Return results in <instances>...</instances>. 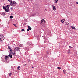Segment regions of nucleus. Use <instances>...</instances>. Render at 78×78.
<instances>
[{"label": "nucleus", "mask_w": 78, "mask_h": 78, "mask_svg": "<svg viewBox=\"0 0 78 78\" xmlns=\"http://www.w3.org/2000/svg\"><path fill=\"white\" fill-rule=\"evenodd\" d=\"M23 46V44H20V47H22Z\"/></svg>", "instance_id": "23"}, {"label": "nucleus", "mask_w": 78, "mask_h": 78, "mask_svg": "<svg viewBox=\"0 0 78 78\" xmlns=\"http://www.w3.org/2000/svg\"><path fill=\"white\" fill-rule=\"evenodd\" d=\"M26 66V64H24V66Z\"/></svg>", "instance_id": "38"}, {"label": "nucleus", "mask_w": 78, "mask_h": 78, "mask_svg": "<svg viewBox=\"0 0 78 78\" xmlns=\"http://www.w3.org/2000/svg\"><path fill=\"white\" fill-rule=\"evenodd\" d=\"M28 29H29V30H31V27H29V28H28Z\"/></svg>", "instance_id": "30"}, {"label": "nucleus", "mask_w": 78, "mask_h": 78, "mask_svg": "<svg viewBox=\"0 0 78 78\" xmlns=\"http://www.w3.org/2000/svg\"><path fill=\"white\" fill-rule=\"evenodd\" d=\"M30 26H28V28H30Z\"/></svg>", "instance_id": "37"}, {"label": "nucleus", "mask_w": 78, "mask_h": 78, "mask_svg": "<svg viewBox=\"0 0 78 78\" xmlns=\"http://www.w3.org/2000/svg\"><path fill=\"white\" fill-rule=\"evenodd\" d=\"M28 0V1H29V0Z\"/></svg>", "instance_id": "41"}, {"label": "nucleus", "mask_w": 78, "mask_h": 78, "mask_svg": "<svg viewBox=\"0 0 78 78\" xmlns=\"http://www.w3.org/2000/svg\"><path fill=\"white\" fill-rule=\"evenodd\" d=\"M27 30V31H30V30H29V29H28Z\"/></svg>", "instance_id": "33"}, {"label": "nucleus", "mask_w": 78, "mask_h": 78, "mask_svg": "<svg viewBox=\"0 0 78 78\" xmlns=\"http://www.w3.org/2000/svg\"><path fill=\"white\" fill-rule=\"evenodd\" d=\"M53 7V9L54 11H55L56 10V6H52Z\"/></svg>", "instance_id": "5"}, {"label": "nucleus", "mask_w": 78, "mask_h": 78, "mask_svg": "<svg viewBox=\"0 0 78 78\" xmlns=\"http://www.w3.org/2000/svg\"><path fill=\"white\" fill-rule=\"evenodd\" d=\"M10 52H12V50H11V49H10Z\"/></svg>", "instance_id": "32"}, {"label": "nucleus", "mask_w": 78, "mask_h": 78, "mask_svg": "<svg viewBox=\"0 0 78 78\" xmlns=\"http://www.w3.org/2000/svg\"><path fill=\"white\" fill-rule=\"evenodd\" d=\"M76 3L78 4V2H76Z\"/></svg>", "instance_id": "35"}, {"label": "nucleus", "mask_w": 78, "mask_h": 78, "mask_svg": "<svg viewBox=\"0 0 78 78\" xmlns=\"http://www.w3.org/2000/svg\"><path fill=\"white\" fill-rule=\"evenodd\" d=\"M25 31V29H22L21 30L22 31Z\"/></svg>", "instance_id": "26"}, {"label": "nucleus", "mask_w": 78, "mask_h": 78, "mask_svg": "<svg viewBox=\"0 0 78 78\" xmlns=\"http://www.w3.org/2000/svg\"><path fill=\"white\" fill-rule=\"evenodd\" d=\"M10 5L11 6H14V5L12 3H10Z\"/></svg>", "instance_id": "13"}, {"label": "nucleus", "mask_w": 78, "mask_h": 78, "mask_svg": "<svg viewBox=\"0 0 78 78\" xmlns=\"http://www.w3.org/2000/svg\"><path fill=\"white\" fill-rule=\"evenodd\" d=\"M13 25H14V26L15 27H17V26L15 24H13Z\"/></svg>", "instance_id": "31"}, {"label": "nucleus", "mask_w": 78, "mask_h": 78, "mask_svg": "<svg viewBox=\"0 0 78 78\" xmlns=\"http://www.w3.org/2000/svg\"><path fill=\"white\" fill-rule=\"evenodd\" d=\"M15 54V53H14V54H13V55H14Z\"/></svg>", "instance_id": "40"}, {"label": "nucleus", "mask_w": 78, "mask_h": 78, "mask_svg": "<svg viewBox=\"0 0 78 78\" xmlns=\"http://www.w3.org/2000/svg\"><path fill=\"white\" fill-rule=\"evenodd\" d=\"M14 50H15V51H20V48L19 47H16L14 49Z\"/></svg>", "instance_id": "3"}, {"label": "nucleus", "mask_w": 78, "mask_h": 78, "mask_svg": "<svg viewBox=\"0 0 78 78\" xmlns=\"http://www.w3.org/2000/svg\"><path fill=\"white\" fill-rule=\"evenodd\" d=\"M58 69L59 70H60L61 69V67H57Z\"/></svg>", "instance_id": "24"}, {"label": "nucleus", "mask_w": 78, "mask_h": 78, "mask_svg": "<svg viewBox=\"0 0 78 78\" xmlns=\"http://www.w3.org/2000/svg\"><path fill=\"white\" fill-rule=\"evenodd\" d=\"M8 56L9 57H10L11 58H12V55L11 54H9L8 55Z\"/></svg>", "instance_id": "6"}, {"label": "nucleus", "mask_w": 78, "mask_h": 78, "mask_svg": "<svg viewBox=\"0 0 78 78\" xmlns=\"http://www.w3.org/2000/svg\"><path fill=\"white\" fill-rule=\"evenodd\" d=\"M34 67L33 66L32 67V68H33Z\"/></svg>", "instance_id": "39"}, {"label": "nucleus", "mask_w": 78, "mask_h": 78, "mask_svg": "<svg viewBox=\"0 0 78 78\" xmlns=\"http://www.w3.org/2000/svg\"><path fill=\"white\" fill-rule=\"evenodd\" d=\"M5 11L6 12H9V9H6L5 10Z\"/></svg>", "instance_id": "8"}, {"label": "nucleus", "mask_w": 78, "mask_h": 78, "mask_svg": "<svg viewBox=\"0 0 78 78\" xmlns=\"http://www.w3.org/2000/svg\"><path fill=\"white\" fill-rule=\"evenodd\" d=\"M9 6H10V5H7L6 6V8H7V9H9Z\"/></svg>", "instance_id": "4"}, {"label": "nucleus", "mask_w": 78, "mask_h": 78, "mask_svg": "<svg viewBox=\"0 0 78 78\" xmlns=\"http://www.w3.org/2000/svg\"><path fill=\"white\" fill-rule=\"evenodd\" d=\"M1 15H3V16H5V12H2L1 13Z\"/></svg>", "instance_id": "7"}, {"label": "nucleus", "mask_w": 78, "mask_h": 78, "mask_svg": "<svg viewBox=\"0 0 78 78\" xmlns=\"http://www.w3.org/2000/svg\"><path fill=\"white\" fill-rule=\"evenodd\" d=\"M5 59H8V57L7 56H5Z\"/></svg>", "instance_id": "20"}, {"label": "nucleus", "mask_w": 78, "mask_h": 78, "mask_svg": "<svg viewBox=\"0 0 78 78\" xmlns=\"http://www.w3.org/2000/svg\"><path fill=\"white\" fill-rule=\"evenodd\" d=\"M3 8L5 10L6 9V7H5V6H3Z\"/></svg>", "instance_id": "12"}, {"label": "nucleus", "mask_w": 78, "mask_h": 78, "mask_svg": "<svg viewBox=\"0 0 78 78\" xmlns=\"http://www.w3.org/2000/svg\"><path fill=\"white\" fill-rule=\"evenodd\" d=\"M10 19H12V18H13V16H11L10 17Z\"/></svg>", "instance_id": "17"}, {"label": "nucleus", "mask_w": 78, "mask_h": 78, "mask_svg": "<svg viewBox=\"0 0 78 78\" xmlns=\"http://www.w3.org/2000/svg\"><path fill=\"white\" fill-rule=\"evenodd\" d=\"M41 24L42 25L43 27H45V20H42L41 21ZM43 24H44L43 25Z\"/></svg>", "instance_id": "1"}, {"label": "nucleus", "mask_w": 78, "mask_h": 78, "mask_svg": "<svg viewBox=\"0 0 78 78\" xmlns=\"http://www.w3.org/2000/svg\"><path fill=\"white\" fill-rule=\"evenodd\" d=\"M69 48H72V47L70 46H69Z\"/></svg>", "instance_id": "28"}, {"label": "nucleus", "mask_w": 78, "mask_h": 78, "mask_svg": "<svg viewBox=\"0 0 78 78\" xmlns=\"http://www.w3.org/2000/svg\"><path fill=\"white\" fill-rule=\"evenodd\" d=\"M16 1H12L11 3H12V4H16Z\"/></svg>", "instance_id": "9"}, {"label": "nucleus", "mask_w": 78, "mask_h": 78, "mask_svg": "<svg viewBox=\"0 0 78 78\" xmlns=\"http://www.w3.org/2000/svg\"><path fill=\"white\" fill-rule=\"evenodd\" d=\"M13 7H12L10 8V10H11V11L13 10Z\"/></svg>", "instance_id": "25"}, {"label": "nucleus", "mask_w": 78, "mask_h": 78, "mask_svg": "<svg viewBox=\"0 0 78 78\" xmlns=\"http://www.w3.org/2000/svg\"><path fill=\"white\" fill-rule=\"evenodd\" d=\"M70 49L68 50V53H70Z\"/></svg>", "instance_id": "18"}, {"label": "nucleus", "mask_w": 78, "mask_h": 78, "mask_svg": "<svg viewBox=\"0 0 78 78\" xmlns=\"http://www.w3.org/2000/svg\"><path fill=\"white\" fill-rule=\"evenodd\" d=\"M8 48L9 49V50H11V47L9 46H8Z\"/></svg>", "instance_id": "15"}, {"label": "nucleus", "mask_w": 78, "mask_h": 78, "mask_svg": "<svg viewBox=\"0 0 78 78\" xmlns=\"http://www.w3.org/2000/svg\"><path fill=\"white\" fill-rule=\"evenodd\" d=\"M11 75H12V73H10L9 74V76H11Z\"/></svg>", "instance_id": "19"}, {"label": "nucleus", "mask_w": 78, "mask_h": 78, "mask_svg": "<svg viewBox=\"0 0 78 78\" xmlns=\"http://www.w3.org/2000/svg\"><path fill=\"white\" fill-rule=\"evenodd\" d=\"M11 69H13V66H11Z\"/></svg>", "instance_id": "34"}, {"label": "nucleus", "mask_w": 78, "mask_h": 78, "mask_svg": "<svg viewBox=\"0 0 78 78\" xmlns=\"http://www.w3.org/2000/svg\"><path fill=\"white\" fill-rule=\"evenodd\" d=\"M71 28H72V29H74V30H76V29H75V28L74 27H73V26H71Z\"/></svg>", "instance_id": "11"}, {"label": "nucleus", "mask_w": 78, "mask_h": 78, "mask_svg": "<svg viewBox=\"0 0 78 78\" xmlns=\"http://www.w3.org/2000/svg\"><path fill=\"white\" fill-rule=\"evenodd\" d=\"M46 53H47V54H48L49 53L48 52V51H46Z\"/></svg>", "instance_id": "29"}, {"label": "nucleus", "mask_w": 78, "mask_h": 78, "mask_svg": "<svg viewBox=\"0 0 78 78\" xmlns=\"http://www.w3.org/2000/svg\"><path fill=\"white\" fill-rule=\"evenodd\" d=\"M5 38H4V37L3 35H1L0 36V39L1 41V42H2V41H3Z\"/></svg>", "instance_id": "2"}, {"label": "nucleus", "mask_w": 78, "mask_h": 78, "mask_svg": "<svg viewBox=\"0 0 78 78\" xmlns=\"http://www.w3.org/2000/svg\"><path fill=\"white\" fill-rule=\"evenodd\" d=\"M8 1H9L11 3H12V1L11 0H8Z\"/></svg>", "instance_id": "22"}, {"label": "nucleus", "mask_w": 78, "mask_h": 78, "mask_svg": "<svg viewBox=\"0 0 78 78\" xmlns=\"http://www.w3.org/2000/svg\"><path fill=\"white\" fill-rule=\"evenodd\" d=\"M54 0L55 3H56L57 2H58V0Z\"/></svg>", "instance_id": "16"}, {"label": "nucleus", "mask_w": 78, "mask_h": 78, "mask_svg": "<svg viewBox=\"0 0 78 78\" xmlns=\"http://www.w3.org/2000/svg\"><path fill=\"white\" fill-rule=\"evenodd\" d=\"M20 66H19L18 67H17V69L18 70H20Z\"/></svg>", "instance_id": "14"}, {"label": "nucleus", "mask_w": 78, "mask_h": 78, "mask_svg": "<svg viewBox=\"0 0 78 78\" xmlns=\"http://www.w3.org/2000/svg\"><path fill=\"white\" fill-rule=\"evenodd\" d=\"M65 21V20H61V22H62V23H64V21Z\"/></svg>", "instance_id": "10"}, {"label": "nucleus", "mask_w": 78, "mask_h": 78, "mask_svg": "<svg viewBox=\"0 0 78 78\" xmlns=\"http://www.w3.org/2000/svg\"><path fill=\"white\" fill-rule=\"evenodd\" d=\"M63 72H64L65 73H66V70H64L63 71Z\"/></svg>", "instance_id": "27"}, {"label": "nucleus", "mask_w": 78, "mask_h": 78, "mask_svg": "<svg viewBox=\"0 0 78 78\" xmlns=\"http://www.w3.org/2000/svg\"><path fill=\"white\" fill-rule=\"evenodd\" d=\"M65 24H66V25H69V23L66 22L65 23Z\"/></svg>", "instance_id": "21"}, {"label": "nucleus", "mask_w": 78, "mask_h": 78, "mask_svg": "<svg viewBox=\"0 0 78 78\" xmlns=\"http://www.w3.org/2000/svg\"><path fill=\"white\" fill-rule=\"evenodd\" d=\"M7 60H8L7 58H5V61H7Z\"/></svg>", "instance_id": "36"}]
</instances>
